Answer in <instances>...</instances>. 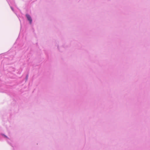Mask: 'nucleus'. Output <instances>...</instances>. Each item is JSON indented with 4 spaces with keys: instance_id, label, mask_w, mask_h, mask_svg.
Here are the masks:
<instances>
[{
    "instance_id": "obj_1",
    "label": "nucleus",
    "mask_w": 150,
    "mask_h": 150,
    "mask_svg": "<svg viewBox=\"0 0 150 150\" xmlns=\"http://www.w3.org/2000/svg\"><path fill=\"white\" fill-rule=\"evenodd\" d=\"M26 16L28 20L29 21L30 23L31 24L32 22V20L30 16L28 14H26Z\"/></svg>"
}]
</instances>
